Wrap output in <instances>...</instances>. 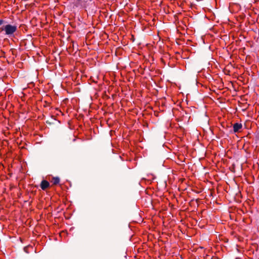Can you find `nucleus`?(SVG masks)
Returning a JSON list of instances; mask_svg holds the SVG:
<instances>
[{"mask_svg":"<svg viewBox=\"0 0 259 259\" xmlns=\"http://www.w3.org/2000/svg\"><path fill=\"white\" fill-rule=\"evenodd\" d=\"M16 30L17 26L10 24H6L0 27L1 31H5V34L9 36L13 35Z\"/></svg>","mask_w":259,"mask_h":259,"instance_id":"1","label":"nucleus"},{"mask_svg":"<svg viewBox=\"0 0 259 259\" xmlns=\"http://www.w3.org/2000/svg\"><path fill=\"white\" fill-rule=\"evenodd\" d=\"M46 123L49 125H52L59 123L60 121L52 116L49 119L46 121Z\"/></svg>","mask_w":259,"mask_h":259,"instance_id":"2","label":"nucleus"},{"mask_svg":"<svg viewBox=\"0 0 259 259\" xmlns=\"http://www.w3.org/2000/svg\"><path fill=\"white\" fill-rule=\"evenodd\" d=\"M50 186V183L46 180H42L40 183V187L42 190H45Z\"/></svg>","mask_w":259,"mask_h":259,"instance_id":"3","label":"nucleus"},{"mask_svg":"<svg viewBox=\"0 0 259 259\" xmlns=\"http://www.w3.org/2000/svg\"><path fill=\"white\" fill-rule=\"evenodd\" d=\"M242 127L241 123H235L233 125V130L235 133L238 132Z\"/></svg>","mask_w":259,"mask_h":259,"instance_id":"4","label":"nucleus"},{"mask_svg":"<svg viewBox=\"0 0 259 259\" xmlns=\"http://www.w3.org/2000/svg\"><path fill=\"white\" fill-rule=\"evenodd\" d=\"M60 178L58 177H53V179H52V183L53 184V185H57L60 182Z\"/></svg>","mask_w":259,"mask_h":259,"instance_id":"5","label":"nucleus"},{"mask_svg":"<svg viewBox=\"0 0 259 259\" xmlns=\"http://www.w3.org/2000/svg\"><path fill=\"white\" fill-rule=\"evenodd\" d=\"M4 23H5V21L4 20H3L2 19H0V26L2 25Z\"/></svg>","mask_w":259,"mask_h":259,"instance_id":"6","label":"nucleus"}]
</instances>
